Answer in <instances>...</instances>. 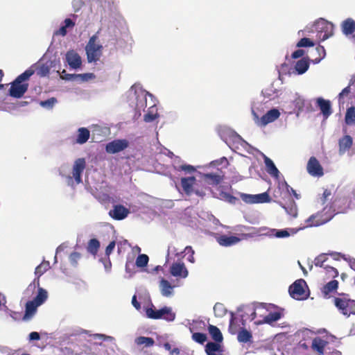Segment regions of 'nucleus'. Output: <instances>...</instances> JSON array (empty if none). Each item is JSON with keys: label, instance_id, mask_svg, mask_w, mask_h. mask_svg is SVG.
Returning a JSON list of instances; mask_svg holds the SVG:
<instances>
[{"label": "nucleus", "instance_id": "obj_15", "mask_svg": "<svg viewBox=\"0 0 355 355\" xmlns=\"http://www.w3.org/2000/svg\"><path fill=\"white\" fill-rule=\"evenodd\" d=\"M170 272L174 277L185 278L188 276V270L182 262L173 263L170 268Z\"/></svg>", "mask_w": 355, "mask_h": 355}, {"label": "nucleus", "instance_id": "obj_24", "mask_svg": "<svg viewBox=\"0 0 355 355\" xmlns=\"http://www.w3.org/2000/svg\"><path fill=\"white\" fill-rule=\"evenodd\" d=\"M282 318V313L279 312H272L268 315L264 317L263 320L261 321L256 322L257 324H271L274 322L279 320Z\"/></svg>", "mask_w": 355, "mask_h": 355}, {"label": "nucleus", "instance_id": "obj_31", "mask_svg": "<svg viewBox=\"0 0 355 355\" xmlns=\"http://www.w3.org/2000/svg\"><path fill=\"white\" fill-rule=\"evenodd\" d=\"M280 205L286 210V211L291 216L295 217L297 215V205L293 200H291L289 205L279 202Z\"/></svg>", "mask_w": 355, "mask_h": 355}, {"label": "nucleus", "instance_id": "obj_52", "mask_svg": "<svg viewBox=\"0 0 355 355\" xmlns=\"http://www.w3.org/2000/svg\"><path fill=\"white\" fill-rule=\"evenodd\" d=\"M314 45V42L307 37L302 38L297 44V47L313 46Z\"/></svg>", "mask_w": 355, "mask_h": 355}, {"label": "nucleus", "instance_id": "obj_35", "mask_svg": "<svg viewBox=\"0 0 355 355\" xmlns=\"http://www.w3.org/2000/svg\"><path fill=\"white\" fill-rule=\"evenodd\" d=\"M252 335L251 332L247 329L242 328L238 333L237 339L240 343H248L251 341Z\"/></svg>", "mask_w": 355, "mask_h": 355}, {"label": "nucleus", "instance_id": "obj_37", "mask_svg": "<svg viewBox=\"0 0 355 355\" xmlns=\"http://www.w3.org/2000/svg\"><path fill=\"white\" fill-rule=\"evenodd\" d=\"M100 248V242L96 239H92L89 241L87 250L93 255H96Z\"/></svg>", "mask_w": 355, "mask_h": 355}, {"label": "nucleus", "instance_id": "obj_39", "mask_svg": "<svg viewBox=\"0 0 355 355\" xmlns=\"http://www.w3.org/2000/svg\"><path fill=\"white\" fill-rule=\"evenodd\" d=\"M347 92H349L352 96H355V76L351 77L348 86L341 91L340 98H343V96L345 95Z\"/></svg>", "mask_w": 355, "mask_h": 355}, {"label": "nucleus", "instance_id": "obj_25", "mask_svg": "<svg viewBox=\"0 0 355 355\" xmlns=\"http://www.w3.org/2000/svg\"><path fill=\"white\" fill-rule=\"evenodd\" d=\"M135 343L137 346L143 345L144 347H150L155 345V340L150 337L139 336L135 339Z\"/></svg>", "mask_w": 355, "mask_h": 355}, {"label": "nucleus", "instance_id": "obj_43", "mask_svg": "<svg viewBox=\"0 0 355 355\" xmlns=\"http://www.w3.org/2000/svg\"><path fill=\"white\" fill-rule=\"evenodd\" d=\"M351 95L352 94L349 92H347L345 95L343 96V98H340V93L338 94V101L340 107H344V105L346 103H349V101H351L350 103H352L353 100L355 101V96H352Z\"/></svg>", "mask_w": 355, "mask_h": 355}, {"label": "nucleus", "instance_id": "obj_51", "mask_svg": "<svg viewBox=\"0 0 355 355\" xmlns=\"http://www.w3.org/2000/svg\"><path fill=\"white\" fill-rule=\"evenodd\" d=\"M49 67L46 64H40L37 69V73L41 77L47 76L49 73Z\"/></svg>", "mask_w": 355, "mask_h": 355}, {"label": "nucleus", "instance_id": "obj_23", "mask_svg": "<svg viewBox=\"0 0 355 355\" xmlns=\"http://www.w3.org/2000/svg\"><path fill=\"white\" fill-rule=\"evenodd\" d=\"M208 331L211 338L215 341L214 343L220 344V343L223 341V335L220 329L217 327L212 324H209L208 327Z\"/></svg>", "mask_w": 355, "mask_h": 355}, {"label": "nucleus", "instance_id": "obj_63", "mask_svg": "<svg viewBox=\"0 0 355 355\" xmlns=\"http://www.w3.org/2000/svg\"><path fill=\"white\" fill-rule=\"evenodd\" d=\"M290 235L288 232L286 230H277L275 233V236L277 238H284Z\"/></svg>", "mask_w": 355, "mask_h": 355}, {"label": "nucleus", "instance_id": "obj_50", "mask_svg": "<svg viewBox=\"0 0 355 355\" xmlns=\"http://www.w3.org/2000/svg\"><path fill=\"white\" fill-rule=\"evenodd\" d=\"M192 338L198 343L203 344L207 340V336L203 333H193Z\"/></svg>", "mask_w": 355, "mask_h": 355}, {"label": "nucleus", "instance_id": "obj_42", "mask_svg": "<svg viewBox=\"0 0 355 355\" xmlns=\"http://www.w3.org/2000/svg\"><path fill=\"white\" fill-rule=\"evenodd\" d=\"M158 116L159 114H157V108L152 106L148 112L144 115V120L147 123H150L155 121Z\"/></svg>", "mask_w": 355, "mask_h": 355}, {"label": "nucleus", "instance_id": "obj_27", "mask_svg": "<svg viewBox=\"0 0 355 355\" xmlns=\"http://www.w3.org/2000/svg\"><path fill=\"white\" fill-rule=\"evenodd\" d=\"M160 288L162 295L169 297L173 293V286L168 280L162 279L160 282Z\"/></svg>", "mask_w": 355, "mask_h": 355}, {"label": "nucleus", "instance_id": "obj_33", "mask_svg": "<svg viewBox=\"0 0 355 355\" xmlns=\"http://www.w3.org/2000/svg\"><path fill=\"white\" fill-rule=\"evenodd\" d=\"M64 25L62 26L58 30L55 32V35H61L65 36L67 33V28H73L75 26V22H73L71 19H66L64 21Z\"/></svg>", "mask_w": 355, "mask_h": 355}, {"label": "nucleus", "instance_id": "obj_18", "mask_svg": "<svg viewBox=\"0 0 355 355\" xmlns=\"http://www.w3.org/2000/svg\"><path fill=\"white\" fill-rule=\"evenodd\" d=\"M316 103L324 118L327 119L332 113L330 101L322 98H318Z\"/></svg>", "mask_w": 355, "mask_h": 355}, {"label": "nucleus", "instance_id": "obj_62", "mask_svg": "<svg viewBox=\"0 0 355 355\" xmlns=\"http://www.w3.org/2000/svg\"><path fill=\"white\" fill-rule=\"evenodd\" d=\"M331 196V191L329 189H325L322 193L321 201L322 205L325 204L328 198Z\"/></svg>", "mask_w": 355, "mask_h": 355}, {"label": "nucleus", "instance_id": "obj_41", "mask_svg": "<svg viewBox=\"0 0 355 355\" xmlns=\"http://www.w3.org/2000/svg\"><path fill=\"white\" fill-rule=\"evenodd\" d=\"M345 121L347 125H352L355 123V107L352 106L347 109Z\"/></svg>", "mask_w": 355, "mask_h": 355}, {"label": "nucleus", "instance_id": "obj_3", "mask_svg": "<svg viewBox=\"0 0 355 355\" xmlns=\"http://www.w3.org/2000/svg\"><path fill=\"white\" fill-rule=\"evenodd\" d=\"M349 295L340 293L339 297L334 298V304L344 315H355V300H351Z\"/></svg>", "mask_w": 355, "mask_h": 355}, {"label": "nucleus", "instance_id": "obj_14", "mask_svg": "<svg viewBox=\"0 0 355 355\" xmlns=\"http://www.w3.org/2000/svg\"><path fill=\"white\" fill-rule=\"evenodd\" d=\"M86 162L84 158H78L73 166V176L77 184L82 182L81 175L85 168Z\"/></svg>", "mask_w": 355, "mask_h": 355}, {"label": "nucleus", "instance_id": "obj_28", "mask_svg": "<svg viewBox=\"0 0 355 355\" xmlns=\"http://www.w3.org/2000/svg\"><path fill=\"white\" fill-rule=\"evenodd\" d=\"M50 268V263L48 261H42L39 266L35 268V275L37 277V284L39 285V278Z\"/></svg>", "mask_w": 355, "mask_h": 355}, {"label": "nucleus", "instance_id": "obj_19", "mask_svg": "<svg viewBox=\"0 0 355 355\" xmlns=\"http://www.w3.org/2000/svg\"><path fill=\"white\" fill-rule=\"evenodd\" d=\"M328 342L322 339L320 337H315L312 340L311 349L316 352L318 355H323L324 348Z\"/></svg>", "mask_w": 355, "mask_h": 355}, {"label": "nucleus", "instance_id": "obj_29", "mask_svg": "<svg viewBox=\"0 0 355 355\" xmlns=\"http://www.w3.org/2000/svg\"><path fill=\"white\" fill-rule=\"evenodd\" d=\"M338 288V282L337 280H331L323 286L322 292L327 296L333 292H336Z\"/></svg>", "mask_w": 355, "mask_h": 355}, {"label": "nucleus", "instance_id": "obj_12", "mask_svg": "<svg viewBox=\"0 0 355 355\" xmlns=\"http://www.w3.org/2000/svg\"><path fill=\"white\" fill-rule=\"evenodd\" d=\"M130 211L122 205H116L113 209L110 210L109 216L114 220H121L125 218L129 214Z\"/></svg>", "mask_w": 355, "mask_h": 355}, {"label": "nucleus", "instance_id": "obj_40", "mask_svg": "<svg viewBox=\"0 0 355 355\" xmlns=\"http://www.w3.org/2000/svg\"><path fill=\"white\" fill-rule=\"evenodd\" d=\"M347 92H349L352 96H355V76L351 77L348 86L341 91L340 98H343V96L345 95Z\"/></svg>", "mask_w": 355, "mask_h": 355}, {"label": "nucleus", "instance_id": "obj_54", "mask_svg": "<svg viewBox=\"0 0 355 355\" xmlns=\"http://www.w3.org/2000/svg\"><path fill=\"white\" fill-rule=\"evenodd\" d=\"M324 270H326L327 274L329 275V277L335 278L338 276V271L336 268L332 266H325Z\"/></svg>", "mask_w": 355, "mask_h": 355}, {"label": "nucleus", "instance_id": "obj_9", "mask_svg": "<svg viewBox=\"0 0 355 355\" xmlns=\"http://www.w3.org/2000/svg\"><path fill=\"white\" fill-rule=\"evenodd\" d=\"M326 207L321 212L316 213L311 215L308 219L306 220V227H316L323 225L329 222L333 217V214H327L325 211Z\"/></svg>", "mask_w": 355, "mask_h": 355}, {"label": "nucleus", "instance_id": "obj_44", "mask_svg": "<svg viewBox=\"0 0 355 355\" xmlns=\"http://www.w3.org/2000/svg\"><path fill=\"white\" fill-rule=\"evenodd\" d=\"M149 258L145 254H139L136 261L135 262V265L139 268H143L147 266L148 263Z\"/></svg>", "mask_w": 355, "mask_h": 355}, {"label": "nucleus", "instance_id": "obj_48", "mask_svg": "<svg viewBox=\"0 0 355 355\" xmlns=\"http://www.w3.org/2000/svg\"><path fill=\"white\" fill-rule=\"evenodd\" d=\"M328 259L326 254H321L318 256L314 260V264L318 267H323L324 268L325 266L324 265V262Z\"/></svg>", "mask_w": 355, "mask_h": 355}, {"label": "nucleus", "instance_id": "obj_13", "mask_svg": "<svg viewBox=\"0 0 355 355\" xmlns=\"http://www.w3.org/2000/svg\"><path fill=\"white\" fill-rule=\"evenodd\" d=\"M66 61L72 69H78L82 65V60L80 55L74 50H69L66 53Z\"/></svg>", "mask_w": 355, "mask_h": 355}, {"label": "nucleus", "instance_id": "obj_1", "mask_svg": "<svg viewBox=\"0 0 355 355\" xmlns=\"http://www.w3.org/2000/svg\"><path fill=\"white\" fill-rule=\"evenodd\" d=\"M34 73L35 70L29 68L18 76L14 81L10 83V87L8 91L9 95L15 98H21L28 89L29 85L27 81Z\"/></svg>", "mask_w": 355, "mask_h": 355}, {"label": "nucleus", "instance_id": "obj_49", "mask_svg": "<svg viewBox=\"0 0 355 355\" xmlns=\"http://www.w3.org/2000/svg\"><path fill=\"white\" fill-rule=\"evenodd\" d=\"M135 266L133 259H128L125 263V272L131 276L135 273Z\"/></svg>", "mask_w": 355, "mask_h": 355}, {"label": "nucleus", "instance_id": "obj_4", "mask_svg": "<svg viewBox=\"0 0 355 355\" xmlns=\"http://www.w3.org/2000/svg\"><path fill=\"white\" fill-rule=\"evenodd\" d=\"M97 37L93 35L89 40L85 47L87 59L88 62H96L98 61L103 54V46L96 43Z\"/></svg>", "mask_w": 355, "mask_h": 355}, {"label": "nucleus", "instance_id": "obj_34", "mask_svg": "<svg viewBox=\"0 0 355 355\" xmlns=\"http://www.w3.org/2000/svg\"><path fill=\"white\" fill-rule=\"evenodd\" d=\"M281 189H285L287 195H293L297 200L300 198V194L297 193L296 191L291 187L286 182H284L279 185L277 192L279 193ZM275 193H277V191H275Z\"/></svg>", "mask_w": 355, "mask_h": 355}, {"label": "nucleus", "instance_id": "obj_17", "mask_svg": "<svg viewBox=\"0 0 355 355\" xmlns=\"http://www.w3.org/2000/svg\"><path fill=\"white\" fill-rule=\"evenodd\" d=\"M216 239L220 245L224 246V247H229V246L236 245L241 241V239L237 236H228L224 235V234L216 236Z\"/></svg>", "mask_w": 355, "mask_h": 355}, {"label": "nucleus", "instance_id": "obj_61", "mask_svg": "<svg viewBox=\"0 0 355 355\" xmlns=\"http://www.w3.org/2000/svg\"><path fill=\"white\" fill-rule=\"evenodd\" d=\"M116 243L114 241H111L105 248V254L109 257L115 248Z\"/></svg>", "mask_w": 355, "mask_h": 355}, {"label": "nucleus", "instance_id": "obj_46", "mask_svg": "<svg viewBox=\"0 0 355 355\" xmlns=\"http://www.w3.org/2000/svg\"><path fill=\"white\" fill-rule=\"evenodd\" d=\"M214 311L216 317H222L226 313L227 310L222 303L217 302L214 306Z\"/></svg>", "mask_w": 355, "mask_h": 355}, {"label": "nucleus", "instance_id": "obj_2", "mask_svg": "<svg viewBox=\"0 0 355 355\" xmlns=\"http://www.w3.org/2000/svg\"><path fill=\"white\" fill-rule=\"evenodd\" d=\"M47 297L46 291L42 288H39L38 293L33 300L28 301L26 303L25 313L23 316V320H30L35 314L37 307L46 300Z\"/></svg>", "mask_w": 355, "mask_h": 355}, {"label": "nucleus", "instance_id": "obj_8", "mask_svg": "<svg viewBox=\"0 0 355 355\" xmlns=\"http://www.w3.org/2000/svg\"><path fill=\"white\" fill-rule=\"evenodd\" d=\"M304 286H306V282L304 279L296 280L289 287L288 292L290 295L297 300H306L308 294L304 288Z\"/></svg>", "mask_w": 355, "mask_h": 355}, {"label": "nucleus", "instance_id": "obj_47", "mask_svg": "<svg viewBox=\"0 0 355 355\" xmlns=\"http://www.w3.org/2000/svg\"><path fill=\"white\" fill-rule=\"evenodd\" d=\"M95 75L92 73H86L82 74H76V80L79 82H87L89 80L94 79Z\"/></svg>", "mask_w": 355, "mask_h": 355}, {"label": "nucleus", "instance_id": "obj_21", "mask_svg": "<svg viewBox=\"0 0 355 355\" xmlns=\"http://www.w3.org/2000/svg\"><path fill=\"white\" fill-rule=\"evenodd\" d=\"M341 29L345 35H350L355 31V21L351 18H347L342 22Z\"/></svg>", "mask_w": 355, "mask_h": 355}, {"label": "nucleus", "instance_id": "obj_57", "mask_svg": "<svg viewBox=\"0 0 355 355\" xmlns=\"http://www.w3.org/2000/svg\"><path fill=\"white\" fill-rule=\"evenodd\" d=\"M179 170L184 171L187 173H192L196 171V168L193 166L189 164H183L180 166Z\"/></svg>", "mask_w": 355, "mask_h": 355}, {"label": "nucleus", "instance_id": "obj_32", "mask_svg": "<svg viewBox=\"0 0 355 355\" xmlns=\"http://www.w3.org/2000/svg\"><path fill=\"white\" fill-rule=\"evenodd\" d=\"M313 54H317L314 58L311 60L314 64L319 63L326 55V51L323 46L318 45L313 52Z\"/></svg>", "mask_w": 355, "mask_h": 355}, {"label": "nucleus", "instance_id": "obj_16", "mask_svg": "<svg viewBox=\"0 0 355 355\" xmlns=\"http://www.w3.org/2000/svg\"><path fill=\"white\" fill-rule=\"evenodd\" d=\"M353 145V138L350 135H345L338 140L339 155H344Z\"/></svg>", "mask_w": 355, "mask_h": 355}, {"label": "nucleus", "instance_id": "obj_60", "mask_svg": "<svg viewBox=\"0 0 355 355\" xmlns=\"http://www.w3.org/2000/svg\"><path fill=\"white\" fill-rule=\"evenodd\" d=\"M234 314L232 313V317L230 322V326H229V331L232 334H235L236 333L237 328L234 325Z\"/></svg>", "mask_w": 355, "mask_h": 355}, {"label": "nucleus", "instance_id": "obj_10", "mask_svg": "<svg viewBox=\"0 0 355 355\" xmlns=\"http://www.w3.org/2000/svg\"><path fill=\"white\" fill-rule=\"evenodd\" d=\"M129 146V141L125 139H114L105 146V150L107 153L115 154L123 151Z\"/></svg>", "mask_w": 355, "mask_h": 355}, {"label": "nucleus", "instance_id": "obj_7", "mask_svg": "<svg viewBox=\"0 0 355 355\" xmlns=\"http://www.w3.org/2000/svg\"><path fill=\"white\" fill-rule=\"evenodd\" d=\"M252 114L255 123L260 127H265L268 123L274 122L280 116L279 111L275 108L270 110L261 117H259L253 110H252Z\"/></svg>", "mask_w": 355, "mask_h": 355}, {"label": "nucleus", "instance_id": "obj_22", "mask_svg": "<svg viewBox=\"0 0 355 355\" xmlns=\"http://www.w3.org/2000/svg\"><path fill=\"white\" fill-rule=\"evenodd\" d=\"M205 352L207 355H221V346L219 343L209 342L205 346Z\"/></svg>", "mask_w": 355, "mask_h": 355}, {"label": "nucleus", "instance_id": "obj_11", "mask_svg": "<svg viewBox=\"0 0 355 355\" xmlns=\"http://www.w3.org/2000/svg\"><path fill=\"white\" fill-rule=\"evenodd\" d=\"M308 173L313 177H322L324 175L323 168L315 157H311L306 165Z\"/></svg>", "mask_w": 355, "mask_h": 355}, {"label": "nucleus", "instance_id": "obj_64", "mask_svg": "<svg viewBox=\"0 0 355 355\" xmlns=\"http://www.w3.org/2000/svg\"><path fill=\"white\" fill-rule=\"evenodd\" d=\"M62 78L66 80H76V74H69L67 73L66 71L64 69L62 72Z\"/></svg>", "mask_w": 355, "mask_h": 355}, {"label": "nucleus", "instance_id": "obj_38", "mask_svg": "<svg viewBox=\"0 0 355 355\" xmlns=\"http://www.w3.org/2000/svg\"><path fill=\"white\" fill-rule=\"evenodd\" d=\"M347 92H349L352 96H355V76L351 77L348 86L341 91L340 98H343V96L345 95Z\"/></svg>", "mask_w": 355, "mask_h": 355}, {"label": "nucleus", "instance_id": "obj_36", "mask_svg": "<svg viewBox=\"0 0 355 355\" xmlns=\"http://www.w3.org/2000/svg\"><path fill=\"white\" fill-rule=\"evenodd\" d=\"M264 162L267 168V171L272 175L277 177L279 175V170L275 166L274 162L268 157H265Z\"/></svg>", "mask_w": 355, "mask_h": 355}, {"label": "nucleus", "instance_id": "obj_30", "mask_svg": "<svg viewBox=\"0 0 355 355\" xmlns=\"http://www.w3.org/2000/svg\"><path fill=\"white\" fill-rule=\"evenodd\" d=\"M309 67V62L307 58H303L296 62L295 69L298 74L304 73Z\"/></svg>", "mask_w": 355, "mask_h": 355}, {"label": "nucleus", "instance_id": "obj_20", "mask_svg": "<svg viewBox=\"0 0 355 355\" xmlns=\"http://www.w3.org/2000/svg\"><path fill=\"white\" fill-rule=\"evenodd\" d=\"M196 182V179L194 176L182 178L181 179V185L186 194L191 195L193 193V187Z\"/></svg>", "mask_w": 355, "mask_h": 355}, {"label": "nucleus", "instance_id": "obj_53", "mask_svg": "<svg viewBox=\"0 0 355 355\" xmlns=\"http://www.w3.org/2000/svg\"><path fill=\"white\" fill-rule=\"evenodd\" d=\"M56 102H57L56 98L54 97H52L46 101H40V105L44 107L52 108Z\"/></svg>", "mask_w": 355, "mask_h": 355}, {"label": "nucleus", "instance_id": "obj_6", "mask_svg": "<svg viewBox=\"0 0 355 355\" xmlns=\"http://www.w3.org/2000/svg\"><path fill=\"white\" fill-rule=\"evenodd\" d=\"M146 313L148 318L155 320L164 318L167 321H173L175 318V313L172 312L171 309L167 306H164L159 310H157L153 306L148 308L146 310Z\"/></svg>", "mask_w": 355, "mask_h": 355}, {"label": "nucleus", "instance_id": "obj_26", "mask_svg": "<svg viewBox=\"0 0 355 355\" xmlns=\"http://www.w3.org/2000/svg\"><path fill=\"white\" fill-rule=\"evenodd\" d=\"M90 132L86 128H80L78 130V136L76 142L80 144H83L87 141L89 138Z\"/></svg>", "mask_w": 355, "mask_h": 355}, {"label": "nucleus", "instance_id": "obj_5", "mask_svg": "<svg viewBox=\"0 0 355 355\" xmlns=\"http://www.w3.org/2000/svg\"><path fill=\"white\" fill-rule=\"evenodd\" d=\"M313 26L318 33V38L321 41H324L334 35V24L324 19L316 21Z\"/></svg>", "mask_w": 355, "mask_h": 355}, {"label": "nucleus", "instance_id": "obj_59", "mask_svg": "<svg viewBox=\"0 0 355 355\" xmlns=\"http://www.w3.org/2000/svg\"><path fill=\"white\" fill-rule=\"evenodd\" d=\"M224 199L231 204H236L239 199L230 193H225L223 194Z\"/></svg>", "mask_w": 355, "mask_h": 355}, {"label": "nucleus", "instance_id": "obj_55", "mask_svg": "<svg viewBox=\"0 0 355 355\" xmlns=\"http://www.w3.org/2000/svg\"><path fill=\"white\" fill-rule=\"evenodd\" d=\"M205 177L207 180H211L216 184L220 183L221 180L220 175L216 174L207 173L205 175Z\"/></svg>", "mask_w": 355, "mask_h": 355}, {"label": "nucleus", "instance_id": "obj_45", "mask_svg": "<svg viewBox=\"0 0 355 355\" xmlns=\"http://www.w3.org/2000/svg\"><path fill=\"white\" fill-rule=\"evenodd\" d=\"M270 197L267 192L254 195V203H264L270 201Z\"/></svg>", "mask_w": 355, "mask_h": 355}, {"label": "nucleus", "instance_id": "obj_56", "mask_svg": "<svg viewBox=\"0 0 355 355\" xmlns=\"http://www.w3.org/2000/svg\"><path fill=\"white\" fill-rule=\"evenodd\" d=\"M81 254L78 252H72L69 256L70 262L76 266L78 263V261L80 259Z\"/></svg>", "mask_w": 355, "mask_h": 355}, {"label": "nucleus", "instance_id": "obj_58", "mask_svg": "<svg viewBox=\"0 0 355 355\" xmlns=\"http://www.w3.org/2000/svg\"><path fill=\"white\" fill-rule=\"evenodd\" d=\"M241 198L242 200L250 204L254 203V195H250V194H241Z\"/></svg>", "mask_w": 355, "mask_h": 355}]
</instances>
